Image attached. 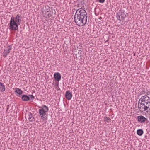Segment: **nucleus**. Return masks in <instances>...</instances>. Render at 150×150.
Here are the masks:
<instances>
[{
  "mask_svg": "<svg viewBox=\"0 0 150 150\" xmlns=\"http://www.w3.org/2000/svg\"><path fill=\"white\" fill-rule=\"evenodd\" d=\"M74 21L78 26H84L87 23V15L86 11L83 8L76 10L74 15Z\"/></svg>",
  "mask_w": 150,
  "mask_h": 150,
  "instance_id": "obj_1",
  "label": "nucleus"
},
{
  "mask_svg": "<svg viewBox=\"0 0 150 150\" xmlns=\"http://www.w3.org/2000/svg\"><path fill=\"white\" fill-rule=\"evenodd\" d=\"M150 94V92L148 91L146 93V95L142 96L139 99L138 103V108L141 111H146L149 109L150 110V98L148 96V95Z\"/></svg>",
  "mask_w": 150,
  "mask_h": 150,
  "instance_id": "obj_2",
  "label": "nucleus"
},
{
  "mask_svg": "<svg viewBox=\"0 0 150 150\" xmlns=\"http://www.w3.org/2000/svg\"><path fill=\"white\" fill-rule=\"evenodd\" d=\"M9 28L11 30H16L18 29V24L15 21L10 22Z\"/></svg>",
  "mask_w": 150,
  "mask_h": 150,
  "instance_id": "obj_3",
  "label": "nucleus"
},
{
  "mask_svg": "<svg viewBox=\"0 0 150 150\" xmlns=\"http://www.w3.org/2000/svg\"><path fill=\"white\" fill-rule=\"evenodd\" d=\"M39 112L42 119L46 120L47 118V115L46 114L47 112L41 109H39Z\"/></svg>",
  "mask_w": 150,
  "mask_h": 150,
  "instance_id": "obj_4",
  "label": "nucleus"
},
{
  "mask_svg": "<svg viewBox=\"0 0 150 150\" xmlns=\"http://www.w3.org/2000/svg\"><path fill=\"white\" fill-rule=\"evenodd\" d=\"M47 7L48 8V9H47L45 10H44V11H43V15L44 17H50V7L48 6H47Z\"/></svg>",
  "mask_w": 150,
  "mask_h": 150,
  "instance_id": "obj_5",
  "label": "nucleus"
},
{
  "mask_svg": "<svg viewBox=\"0 0 150 150\" xmlns=\"http://www.w3.org/2000/svg\"><path fill=\"white\" fill-rule=\"evenodd\" d=\"M137 119V121L141 123H144L147 120V118L142 115L138 116Z\"/></svg>",
  "mask_w": 150,
  "mask_h": 150,
  "instance_id": "obj_6",
  "label": "nucleus"
},
{
  "mask_svg": "<svg viewBox=\"0 0 150 150\" xmlns=\"http://www.w3.org/2000/svg\"><path fill=\"white\" fill-rule=\"evenodd\" d=\"M54 78L56 81H59L61 79V76L60 73L56 72L54 74Z\"/></svg>",
  "mask_w": 150,
  "mask_h": 150,
  "instance_id": "obj_7",
  "label": "nucleus"
},
{
  "mask_svg": "<svg viewBox=\"0 0 150 150\" xmlns=\"http://www.w3.org/2000/svg\"><path fill=\"white\" fill-rule=\"evenodd\" d=\"M119 14L120 15V16H121V17L122 19V20H124L125 18L126 17V16L125 14V12L124 10L120 11L119 13Z\"/></svg>",
  "mask_w": 150,
  "mask_h": 150,
  "instance_id": "obj_8",
  "label": "nucleus"
},
{
  "mask_svg": "<svg viewBox=\"0 0 150 150\" xmlns=\"http://www.w3.org/2000/svg\"><path fill=\"white\" fill-rule=\"evenodd\" d=\"M65 96L67 100H70L71 98L72 94L71 92L68 91H67L66 92Z\"/></svg>",
  "mask_w": 150,
  "mask_h": 150,
  "instance_id": "obj_9",
  "label": "nucleus"
},
{
  "mask_svg": "<svg viewBox=\"0 0 150 150\" xmlns=\"http://www.w3.org/2000/svg\"><path fill=\"white\" fill-rule=\"evenodd\" d=\"M21 15L19 14L17 15L16 17L15 18V21L18 25H20V22H21Z\"/></svg>",
  "mask_w": 150,
  "mask_h": 150,
  "instance_id": "obj_10",
  "label": "nucleus"
},
{
  "mask_svg": "<svg viewBox=\"0 0 150 150\" xmlns=\"http://www.w3.org/2000/svg\"><path fill=\"white\" fill-rule=\"evenodd\" d=\"M50 17H54L55 16L56 12L55 10L52 8H50Z\"/></svg>",
  "mask_w": 150,
  "mask_h": 150,
  "instance_id": "obj_11",
  "label": "nucleus"
},
{
  "mask_svg": "<svg viewBox=\"0 0 150 150\" xmlns=\"http://www.w3.org/2000/svg\"><path fill=\"white\" fill-rule=\"evenodd\" d=\"M15 92L17 94V96L18 97H20L23 93L22 91L19 88H16Z\"/></svg>",
  "mask_w": 150,
  "mask_h": 150,
  "instance_id": "obj_12",
  "label": "nucleus"
},
{
  "mask_svg": "<svg viewBox=\"0 0 150 150\" xmlns=\"http://www.w3.org/2000/svg\"><path fill=\"white\" fill-rule=\"evenodd\" d=\"M22 100L24 101H27L30 100V97L27 95H23L21 97Z\"/></svg>",
  "mask_w": 150,
  "mask_h": 150,
  "instance_id": "obj_13",
  "label": "nucleus"
},
{
  "mask_svg": "<svg viewBox=\"0 0 150 150\" xmlns=\"http://www.w3.org/2000/svg\"><path fill=\"white\" fill-rule=\"evenodd\" d=\"M5 89L4 84L0 82V91L4 92Z\"/></svg>",
  "mask_w": 150,
  "mask_h": 150,
  "instance_id": "obj_14",
  "label": "nucleus"
},
{
  "mask_svg": "<svg viewBox=\"0 0 150 150\" xmlns=\"http://www.w3.org/2000/svg\"><path fill=\"white\" fill-rule=\"evenodd\" d=\"M143 131L142 129H138L137 131V134L140 136H142L143 134Z\"/></svg>",
  "mask_w": 150,
  "mask_h": 150,
  "instance_id": "obj_15",
  "label": "nucleus"
},
{
  "mask_svg": "<svg viewBox=\"0 0 150 150\" xmlns=\"http://www.w3.org/2000/svg\"><path fill=\"white\" fill-rule=\"evenodd\" d=\"M34 119V117L33 116L32 114L31 113H29L28 114V119L29 120V121L33 122Z\"/></svg>",
  "mask_w": 150,
  "mask_h": 150,
  "instance_id": "obj_16",
  "label": "nucleus"
},
{
  "mask_svg": "<svg viewBox=\"0 0 150 150\" xmlns=\"http://www.w3.org/2000/svg\"><path fill=\"white\" fill-rule=\"evenodd\" d=\"M41 109H42L44 111L46 112H48L49 110V109L48 107L45 105L42 106V108Z\"/></svg>",
  "mask_w": 150,
  "mask_h": 150,
  "instance_id": "obj_17",
  "label": "nucleus"
},
{
  "mask_svg": "<svg viewBox=\"0 0 150 150\" xmlns=\"http://www.w3.org/2000/svg\"><path fill=\"white\" fill-rule=\"evenodd\" d=\"M8 54V53L7 52V50H5L3 52V56L4 57H6L7 56Z\"/></svg>",
  "mask_w": 150,
  "mask_h": 150,
  "instance_id": "obj_18",
  "label": "nucleus"
},
{
  "mask_svg": "<svg viewBox=\"0 0 150 150\" xmlns=\"http://www.w3.org/2000/svg\"><path fill=\"white\" fill-rule=\"evenodd\" d=\"M7 50H7V52L9 54V52H10V50H11V45H9L7 47Z\"/></svg>",
  "mask_w": 150,
  "mask_h": 150,
  "instance_id": "obj_19",
  "label": "nucleus"
},
{
  "mask_svg": "<svg viewBox=\"0 0 150 150\" xmlns=\"http://www.w3.org/2000/svg\"><path fill=\"white\" fill-rule=\"evenodd\" d=\"M146 93V92L144 91V90H142V92H140L139 93V96L140 95H142Z\"/></svg>",
  "mask_w": 150,
  "mask_h": 150,
  "instance_id": "obj_20",
  "label": "nucleus"
},
{
  "mask_svg": "<svg viewBox=\"0 0 150 150\" xmlns=\"http://www.w3.org/2000/svg\"><path fill=\"white\" fill-rule=\"evenodd\" d=\"M116 17L117 20H119L120 21H121V20L120 19V16L119 14H117Z\"/></svg>",
  "mask_w": 150,
  "mask_h": 150,
  "instance_id": "obj_21",
  "label": "nucleus"
},
{
  "mask_svg": "<svg viewBox=\"0 0 150 150\" xmlns=\"http://www.w3.org/2000/svg\"><path fill=\"white\" fill-rule=\"evenodd\" d=\"M28 96L30 97V99L33 100L34 98V97L32 95H29Z\"/></svg>",
  "mask_w": 150,
  "mask_h": 150,
  "instance_id": "obj_22",
  "label": "nucleus"
},
{
  "mask_svg": "<svg viewBox=\"0 0 150 150\" xmlns=\"http://www.w3.org/2000/svg\"><path fill=\"white\" fill-rule=\"evenodd\" d=\"M14 18V17H13V16L12 17L10 22H11L12 21H15Z\"/></svg>",
  "mask_w": 150,
  "mask_h": 150,
  "instance_id": "obj_23",
  "label": "nucleus"
},
{
  "mask_svg": "<svg viewBox=\"0 0 150 150\" xmlns=\"http://www.w3.org/2000/svg\"><path fill=\"white\" fill-rule=\"evenodd\" d=\"M111 120V119L109 117H108V118H107V120L106 121L108 122H109Z\"/></svg>",
  "mask_w": 150,
  "mask_h": 150,
  "instance_id": "obj_24",
  "label": "nucleus"
},
{
  "mask_svg": "<svg viewBox=\"0 0 150 150\" xmlns=\"http://www.w3.org/2000/svg\"><path fill=\"white\" fill-rule=\"evenodd\" d=\"M105 0H98V1L100 3H103L104 2Z\"/></svg>",
  "mask_w": 150,
  "mask_h": 150,
  "instance_id": "obj_25",
  "label": "nucleus"
},
{
  "mask_svg": "<svg viewBox=\"0 0 150 150\" xmlns=\"http://www.w3.org/2000/svg\"><path fill=\"white\" fill-rule=\"evenodd\" d=\"M108 117H105L104 118V121H106L107 120V118H108Z\"/></svg>",
  "mask_w": 150,
  "mask_h": 150,
  "instance_id": "obj_26",
  "label": "nucleus"
}]
</instances>
